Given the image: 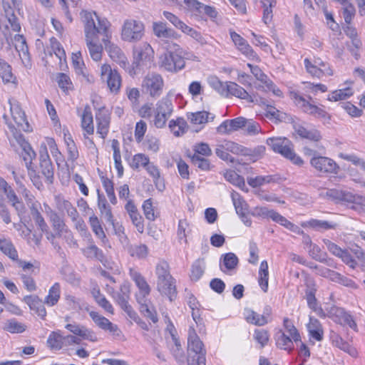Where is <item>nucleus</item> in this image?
Instances as JSON below:
<instances>
[{
	"label": "nucleus",
	"instance_id": "obj_1",
	"mask_svg": "<svg viewBox=\"0 0 365 365\" xmlns=\"http://www.w3.org/2000/svg\"><path fill=\"white\" fill-rule=\"evenodd\" d=\"M81 15L90 56L93 61H98L101 59L103 51V47L99 43L98 35L105 37L110 23L106 19H101L96 12L83 11Z\"/></svg>",
	"mask_w": 365,
	"mask_h": 365
},
{
	"label": "nucleus",
	"instance_id": "obj_2",
	"mask_svg": "<svg viewBox=\"0 0 365 365\" xmlns=\"http://www.w3.org/2000/svg\"><path fill=\"white\" fill-rule=\"evenodd\" d=\"M187 354L188 365H206V349L192 327L188 331Z\"/></svg>",
	"mask_w": 365,
	"mask_h": 365
},
{
	"label": "nucleus",
	"instance_id": "obj_3",
	"mask_svg": "<svg viewBox=\"0 0 365 365\" xmlns=\"http://www.w3.org/2000/svg\"><path fill=\"white\" fill-rule=\"evenodd\" d=\"M154 51L147 42H143L135 47L133 51V61L128 63V74L133 77L139 74L148 63L152 61Z\"/></svg>",
	"mask_w": 365,
	"mask_h": 365
},
{
	"label": "nucleus",
	"instance_id": "obj_4",
	"mask_svg": "<svg viewBox=\"0 0 365 365\" xmlns=\"http://www.w3.org/2000/svg\"><path fill=\"white\" fill-rule=\"evenodd\" d=\"M267 144L275 153H279L293 164L302 166L304 160L296 154L292 143L287 138L274 137L267 140Z\"/></svg>",
	"mask_w": 365,
	"mask_h": 365
},
{
	"label": "nucleus",
	"instance_id": "obj_5",
	"mask_svg": "<svg viewBox=\"0 0 365 365\" xmlns=\"http://www.w3.org/2000/svg\"><path fill=\"white\" fill-rule=\"evenodd\" d=\"M291 98L304 113L317 118H330L326 110L312 103V98L310 96H304L299 92H292Z\"/></svg>",
	"mask_w": 365,
	"mask_h": 365
},
{
	"label": "nucleus",
	"instance_id": "obj_6",
	"mask_svg": "<svg viewBox=\"0 0 365 365\" xmlns=\"http://www.w3.org/2000/svg\"><path fill=\"white\" fill-rule=\"evenodd\" d=\"M8 128L12 133L14 138L22 149L21 157L25 163L26 169L35 167L33 164V160L36 157V152L33 150L29 143L26 140L24 135L18 132L12 123H9Z\"/></svg>",
	"mask_w": 365,
	"mask_h": 365
},
{
	"label": "nucleus",
	"instance_id": "obj_7",
	"mask_svg": "<svg viewBox=\"0 0 365 365\" xmlns=\"http://www.w3.org/2000/svg\"><path fill=\"white\" fill-rule=\"evenodd\" d=\"M130 294V284L125 282L120 285L118 291L113 290L112 298L130 319L136 322L138 318V314L128 304Z\"/></svg>",
	"mask_w": 365,
	"mask_h": 365
},
{
	"label": "nucleus",
	"instance_id": "obj_8",
	"mask_svg": "<svg viewBox=\"0 0 365 365\" xmlns=\"http://www.w3.org/2000/svg\"><path fill=\"white\" fill-rule=\"evenodd\" d=\"M159 66L161 69L170 73H178L185 68V61L180 53L165 52L159 57Z\"/></svg>",
	"mask_w": 365,
	"mask_h": 365
},
{
	"label": "nucleus",
	"instance_id": "obj_9",
	"mask_svg": "<svg viewBox=\"0 0 365 365\" xmlns=\"http://www.w3.org/2000/svg\"><path fill=\"white\" fill-rule=\"evenodd\" d=\"M164 80L162 76L155 72L148 73L142 82L143 90L153 98H157L163 93Z\"/></svg>",
	"mask_w": 365,
	"mask_h": 365
},
{
	"label": "nucleus",
	"instance_id": "obj_10",
	"mask_svg": "<svg viewBox=\"0 0 365 365\" xmlns=\"http://www.w3.org/2000/svg\"><path fill=\"white\" fill-rule=\"evenodd\" d=\"M111 37L109 28L107 29V34L103 37L102 41L104 43L105 49L110 58L116 62L122 68L128 73V61L124 53L117 45L110 42Z\"/></svg>",
	"mask_w": 365,
	"mask_h": 365
},
{
	"label": "nucleus",
	"instance_id": "obj_11",
	"mask_svg": "<svg viewBox=\"0 0 365 365\" xmlns=\"http://www.w3.org/2000/svg\"><path fill=\"white\" fill-rule=\"evenodd\" d=\"M144 29L143 22L134 19H127L124 21L122 27V38L129 42L139 41L144 34Z\"/></svg>",
	"mask_w": 365,
	"mask_h": 365
},
{
	"label": "nucleus",
	"instance_id": "obj_12",
	"mask_svg": "<svg viewBox=\"0 0 365 365\" xmlns=\"http://www.w3.org/2000/svg\"><path fill=\"white\" fill-rule=\"evenodd\" d=\"M101 76L103 81H106L110 92L118 93L121 86V76L115 70L112 69L108 64H103L101 68Z\"/></svg>",
	"mask_w": 365,
	"mask_h": 365
},
{
	"label": "nucleus",
	"instance_id": "obj_13",
	"mask_svg": "<svg viewBox=\"0 0 365 365\" xmlns=\"http://www.w3.org/2000/svg\"><path fill=\"white\" fill-rule=\"evenodd\" d=\"M217 84L222 88L221 91L219 89V92L222 95L227 96L228 94H230L239 98L246 100L250 103L257 101L255 96L249 94L242 87L236 83L229 82L226 84V86H224L221 82L218 81Z\"/></svg>",
	"mask_w": 365,
	"mask_h": 365
},
{
	"label": "nucleus",
	"instance_id": "obj_14",
	"mask_svg": "<svg viewBox=\"0 0 365 365\" xmlns=\"http://www.w3.org/2000/svg\"><path fill=\"white\" fill-rule=\"evenodd\" d=\"M310 164L317 171L322 173L336 175L339 170V167L334 160L319 155L312 157L310 160Z\"/></svg>",
	"mask_w": 365,
	"mask_h": 365
},
{
	"label": "nucleus",
	"instance_id": "obj_15",
	"mask_svg": "<svg viewBox=\"0 0 365 365\" xmlns=\"http://www.w3.org/2000/svg\"><path fill=\"white\" fill-rule=\"evenodd\" d=\"M0 190L6 195L9 202L16 210L19 216L26 212V207L24 202L20 200L15 191L11 185L2 178H0Z\"/></svg>",
	"mask_w": 365,
	"mask_h": 365
},
{
	"label": "nucleus",
	"instance_id": "obj_16",
	"mask_svg": "<svg viewBox=\"0 0 365 365\" xmlns=\"http://www.w3.org/2000/svg\"><path fill=\"white\" fill-rule=\"evenodd\" d=\"M130 276L139 289L138 293L136 294L137 302H143L148 301L147 297L150 293V287L145 277L134 269H130Z\"/></svg>",
	"mask_w": 365,
	"mask_h": 365
},
{
	"label": "nucleus",
	"instance_id": "obj_17",
	"mask_svg": "<svg viewBox=\"0 0 365 365\" xmlns=\"http://www.w3.org/2000/svg\"><path fill=\"white\" fill-rule=\"evenodd\" d=\"M39 169L49 183L53 180L54 168L46 146L39 150Z\"/></svg>",
	"mask_w": 365,
	"mask_h": 365
},
{
	"label": "nucleus",
	"instance_id": "obj_18",
	"mask_svg": "<svg viewBox=\"0 0 365 365\" xmlns=\"http://www.w3.org/2000/svg\"><path fill=\"white\" fill-rule=\"evenodd\" d=\"M11 113L13 122H6L7 125L9 123H12L18 132L21 133V131L30 132L32 130L30 124L26 120L24 112L19 106L11 107Z\"/></svg>",
	"mask_w": 365,
	"mask_h": 365
},
{
	"label": "nucleus",
	"instance_id": "obj_19",
	"mask_svg": "<svg viewBox=\"0 0 365 365\" xmlns=\"http://www.w3.org/2000/svg\"><path fill=\"white\" fill-rule=\"evenodd\" d=\"M110 113L105 107H102L96 113V120L97 124V133L102 138H106L108 135L110 126Z\"/></svg>",
	"mask_w": 365,
	"mask_h": 365
},
{
	"label": "nucleus",
	"instance_id": "obj_20",
	"mask_svg": "<svg viewBox=\"0 0 365 365\" xmlns=\"http://www.w3.org/2000/svg\"><path fill=\"white\" fill-rule=\"evenodd\" d=\"M230 36L235 46L242 52V53H243L250 59H259L257 54L249 45L247 41L245 38H243L240 35H239L235 31H232L230 32Z\"/></svg>",
	"mask_w": 365,
	"mask_h": 365
},
{
	"label": "nucleus",
	"instance_id": "obj_21",
	"mask_svg": "<svg viewBox=\"0 0 365 365\" xmlns=\"http://www.w3.org/2000/svg\"><path fill=\"white\" fill-rule=\"evenodd\" d=\"M88 312L92 320L99 328L104 331H108L113 335L119 334L120 330L116 324H113L109 319L96 312L91 311Z\"/></svg>",
	"mask_w": 365,
	"mask_h": 365
},
{
	"label": "nucleus",
	"instance_id": "obj_22",
	"mask_svg": "<svg viewBox=\"0 0 365 365\" xmlns=\"http://www.w3.org/2000/svg\"><path fill=\"white\" fill-rule=\"evenodd\" d=\"M331 313L335 316V322L341 324L349 326L352 329H356L357 325L353 319V317L344 309L339 307H332Z\"/></svg>",
	"mask_w": 365,
	"mask_h": 365
},
{
	"label": "nucleus",
	"instance_id": "obj_23",
	"mask_svg": "<svg viewBox=\"0 0 365 365\" xmlns=\"http://www.w3.org/2000/svg\"><path fill=\"white\" fill-rule=\"evenodd\" d=\"M157 289L161 294L168 297L170 301H173L177 297L175 281L173 277L169 279L163 280L160 286V281H157Z\"/></svg>",
	"mask_w": 365,
	"mask_h": 365
},
{
	"label": "nucleus",
	"instance_id": "obj_24",
	"mask_svg": "<svg viewBox=\"0 0 365 365\" xmlns=\"http://www.w3.org/2000/svg\"><path fill=\"white\" fill-rule=\"evenodd\" d=\"M66 329L73 334L81 336L83 339L89 340L91 341H96L97 336L93 331L77 324H68Z\"/></svg>",
	"mask_w": 365,
	"mask_h": 365
},
{
	"label": "nucleus",
	"instance_id": "obj_25",
	"mask_svg": "<svg viewBox=\"0 0 365 365\" xmlns=\"http://www.w3.org/2000/svg\"><path fill=\"white\" fill-rule=\"evenodd\" d=\"M292 123L295 133L302 138L308 139L314 142H318L322 139V137L319 130L314 128L308 130L294 121H292Z\"/></svg>",
	"mask_w": 365,
	"mask_h": 365
},
{
	"label": "nucleus",
	"instance_id": "obj_26",
	"mask_svg": "<svg viewBox=\"0 0 365 365\" xmlns=\"http://www.w3.org/2000/svg\"><path fill=\"white\" fill-rule=\"evenodd\" d=\"M85 240L87 241L88 245L81 250L83 255L88 259H96L101 262H103L105 255L103 251L95 245L93 237H91V240L87 238Z\"/></svg>",
	"mask_w": 365,
	"mask_h": 365
},
{
	"label": "nucleus",
	"instance_id": "obj_27",
	"mask_svg": "<svg viewBox=\"0 0 365 365\" xmlns=\"http://www.w3.org/2000/svg\"><path fill=\"white\" fill-rule=\"evenodd\" d=\"M153 31L158 38H177L178 34L172 29L167 26L166 23L155 21L153 23Z\"/></svg>",
	"mask_w": 365,
	"mask_h": 365
},
{
	"label": "nucleus",
	"instance_id": "obj_28",
	"mask_svg": "<svg viewBox=\"0 0 365 365\" xmlns=\"http://www.w3.org/2000/svg\"><path fill=\"white\" fill-rule=\"evenodd\" d=\"M265 116L274 123L294 121L291 115L282 112L271 105H267Z\"/></svg>",
	"mask_w": 365,
	"mask_h": 365
},
{
	"label": "nucleus",
	"instance_id": "obj_29",
	"mask_svg": "<svg viewBox=\"0 0 365 365\" xmlns=\"http://www.w3.org/2000/svg\"><path fill=\"white\" fill-rule=\"evenodd\" d=\"M89 224L96 237L101 240V245H106L109 240L103 229L101 222L96 215L93 214L89 217Z\"/></svg>",
	"mask_w": 365,
	"mask_h": 365
},
{
	"label": "nucleus",
	"instance_id": "obj_30",
	"mask_svg": "<svg viewBox=\"0 0 365 365\" xmlns=\"http://www.w3.org/2000/svg\"><path fill=\"white\" fill-rule=\"evenodd\" d=\"M24 301L26 303L31 310L42 319H45L46 317V310L42 302L37 296L28 295L24 297Z\"/></svg>",
	"mask_w": 365,
	"mask_h": 365
},
{
	"label": "nucleus",
	"instance_id": "obj_31",
	"mask_svg": "<svg viewBox=\"0 0 365 365\" xmlns=\"http://www.w3.org/2000/svg\"><path fill=\"white\" fill-rule=\"evenodd\" d=\"M98 193V207L100 210L101 217L106 221V222H111L113 220V218L114 217L113 213L111 207L109 205V204L107 202V200L106 199L105 196L101 193L100 190H97Z\"/></svg>",
	"mask_w": 365,
	"mask_h": 365
},
{
	"label": "nucleus",
	"instance_id": "obj_32",
	"mask_svg": "<svg viewBox=\"0 0 365 365\" xmlns=\"http://www.w3.org/2000/svg\"><path fill=\"white\" fill-rule=\"evenodd\" d=\"M325 274L327 277L329 278L332 282L339 283L341 285H344L347 287L356 289L357 285L356 283L351 279L348 278L346 276L341 274L340 273L335 272L334 270H331L329 269H326Z\"/></svg>",
	"mask_w": 365,
	"mask_h": 365
},
{
	"label": "nucleus",
	"instance_id": "obj_33",
	"mask_svg": "<svg viewBox=\"0 0 365 365\" xmlns=\"http://www.w3.org/2000/svg\"><path fill=\"white\" fill-rule=\"evenodd\" d=\"M309 335L318 341L323 339L324 331L320 322L314 317H309V322L307 324Z\"/></svg>",
	"mask_w": 365,
	"mask_h": 365
},
{
	"label": "nucleus",
	"instance_id": "obj_34",
	"mask_svg": "<svg viewBox=\"0 0 365 365\" xmlns=\"http://www.w3.org/2000/svg\"><path fill=\"white\" fill-rule=\"evenodd\" d=\"M81 127L89 135L94 132L93 115L88 105L85 106L81 115Z\"/></svg>",
	"mask_w": 365,
	"mask_h": 365
},
{
	"label": "nucleus",
	"instance_id": "obj_35",
	"mask_svg": "<svg viewBox=\"0 0 365 365\" xmlns=\"http://www.w3.org/2000/svg\"><path fill=\"white\" fill-rule=\"evenodd\" d=\"M61 297V285L56 282L49 289L48 295L45 297L44 303L49 307L56 305Z\"/></svg>",
	"mask_w": 365,
	"mask_h": 365
},
{
	"label": "nucleus",
	"instance_id": "obj_36",
	"mask_svg": "<svg viewBox=\"0 0 365 365\" xmlns=\"http://www.w3.org/2000/svg\"><path fill=\"white\" fill-rule=\"evenodd\" d=\"M276 345L281 349L287 350L291 352L294 349L293 341L292 339L287 336L282 331H279L275 334Z\"/></svg>",
	"mask_w": 365,
	"mask_h": 365
},
{
	"label": "nucleus",
	"instance_id": "obj_37",
	"mask_svg": "<svg viewBox=\"0 0 365 365\" xmlns=\"http://www.w3.org/2000/svg\"><path fill=\"white\" fill-rule=\"evenodd\" d=\"M145 170L153 178V182L155 183L157 189L160 191L163 190L165 188V185L160 178V173L158 168L153 163L149 162L148 166L145 167Z\"/></svg>",
	"mask_w": 365,
	"mask_h": 365
},
{
	"label": "nucleus",
	"instance_id": "obj_38",
	"mask_svg": "<svg viewBox=\"0 0 365 365\" xmlns=\"http://www.w3.org/2000/svg\"><path fill=\"white\" fill-rule=\"evenodd\" d=\"M268 281H269V272L268 264L267 261L264 260L261 262L259 269V279L258 282L261 289L264 292L268 290Z\"/></svg>",
	"mask_w": 365,
	"mask_h": 365
},
{
	"label": "nucleus",
	"instance_id": "obj_39",
	"mask_svg": "<svg viewBox=\"0 0 365 365\" xmlns=\"http://www.w3.org/2000/svg\"><path fill=\"white\" fill-rule=\"evenodd\" d=\"M169 128L175 136L183 135L187 130V122L183 118H178L169 122Z\"/></svg>",
	"mask_w": 365,
	"mask_h": 365
},
{
	"label": "nucleus",
	"instance_id": "obj_40",
	"mask_svg": "<svg viewBox=\"0 0 365 365\" xmlns=\"http://www.w3.org/2000/svg\"><path fill=\"white\" fill-rule=\"evenodd\" d=\"M205 269V262L204 258H198L191 266L190 278L192 281L199 280L203 275Z\"/></svg>",
	"mask_w": 365,
	"mask_h": 365
},
{
	"label": "nucleus",
	"instance_id": "obj_41",
	"mask_svg": "<svg viewBox=\"0 0 365 365\" xmlns=\"http://www.w3.org/2000/svg\"><path fill=\"white\" fill-rule=\"evenodd\" d=\"M65 300L71 309L76 311L86 310L89 312L88 304L79 298H76L72 295H66L65 297Z\"/></svg>",
	"mask_w": 365,
	"mask_h": 365
},
{
	"label": "nucleus",
	"instance_id": "obj_42",
	"mask_svg": "<svg viewBox=\"0 0 365 365\" xmlns=\"http://www.w3.org/2000/svg\"><path fill=\"white\" fill-rule=\"evenodd\" d=\"M245 315L247 322L256 326H264L267 323V319L264 314H259L253 310H245Z\"/></svg>",
	"mask_w": 365,
	"mask_h": 365
},
{
	"label": "nucleus",
	"instance_id": "obj_43",
	"mask_svg": "<svg viewBox=\"0 0 365 365\" xmlns=\"http://www.w3.org/2000/svg\"><path fill=\"white\" fill-rule=\"evenodd\" d=\"M155 274L157 281H160V284L167 278L171 279L172 275L170 273V267L165 261L159 262L155 267Z\"/></svg>",
	"mask_w": 365,
	"mask_h": 365
},
{
	"label": "nucleus",
	"instance_id": "obj_44",
	"mask_svg": "<svg viewBox=\"0 0 365 365\" xmlns=\"http://www.w3.org/2000/svg\"><path fill=\"white\" fill-rule=\"evenodd\" d=\"M15 47L19 52L20 58L22 61L29 60V48L26 42V39L23 36L17 35L15 36Z\"/></svg>",
	"mask_w": 365,
	"mask_h": 365
},
{
	"label": "nucleus",
	"instance_id": "obj_45",
	"mask_svg": "<svg viewBox=\"0 0 365 365\" xmlns=\"http://www.w3.org/2000/svg\"><path fill=\"white\" fill-rule=\"evenodd\" d=\"M93 296L96 302V303L104 309L106 312L110 314L114 313V309L112 304L107 300L103 294L101 293L99 289H93L92 291Z\"/></svg>",
	"mask_w": 365,
	"mask_h": 365
},
{
	"label": "nucleus",
	"instance_id": "obj_46",
	"mask_svg": "<svg viewBox=\"0 0 365 365\" xmlns=\"http://www.w3.org/2000/svg\"><path fill=\"white\" fill-rule=\"evenodd\" d=\"M0 250L13 260L18 259V253L9 240L0 239Z\"/></svg>",
	"mask_w": 365,
	"mask_h": 365
},
{
	"label": "nucleus",
	"instance_id": "obj_47",
	"mask_svg": "<svg viewBox=\"0 0 365 365\" xmlns=\"http://www.w3.org/2000/svg\"><path fill=\"white\" fill-rule=\"evenodd\" d=\"M30 211L33 220H34L36 225L41 230V232H47V230H48V226L45 222L44 218L43 217L38 209L36 207V205L33 204L31 206Z\"/></svg>",
	"mask_w": 365,
	"mask_h": 365
},
{
	"label": "nucleus",
	"instance_id": "obj_48",
	"mask_svg": "<svg viewBox=\"0 0 365 365\" xmlns=\"http://www.w3.org/2000/svg\"><path fill=\"white\" fill-rule=\"evenodd\" d=\"M173 111L172 101L168 97H164L156 103L155 112L171 115Z\"/></svg>",
	"mask_w": 365,
	"mask_h": 365
},
{
	"label": "nucleus",
	"instance_id": "obj_49",
	"mask_svg": "<svg viewBox=\"0 0 365 365\" xmlns=\"http://www.w3.org/2000/svg\"><path fill=\"white\" fill-rule=\"evenodd\" d=\"M263 6V17L262 20L265 24H268L271 22L273 17L272 8L276 6V0H263L262 1Z\"/></svg>",
	"mask_w": 365,
	"mask_h": 365
},
{
	"label": "nucleus",
	"instance_id": "obj_50",
	"mask_svg": "<svg viewBox=\"0 0 365 365\" xmlns=\"http://www.w3.org/2000/svg\"><path fill=\"white\" fill-rule=\"evenodd\" d=\"M50 221L52 223L53 228L57 232V235L61 237L64 230H67L68 226L66 225L63 219L58 213H52Z\"/></svg>",
	"mask_w": 365,
	"mask_h": 365
},
{
	"label": "nucleus",
	"instance_id": "obj_51",
	"mask_svg": "<svg viewBox=\"0 0 365 365\" xmlns=\"http://www.w3.org/2000/svg\"><path fill=\"white\" fill-rule=\"evenodd\" d=\"M3 329L10 333H23L26 330V326L19 322L16 319L7 320L4 323Z\"/></svg>",
	"mask_w": 365,
	"mask_h": 365
},
{
	"label": "nucleus",
	"instance_id": "obj_52",
	"mask_svg": "<svg viewBox=\"0 0 365 365\" xmlns=\"http://www.w3.org/2000/svg\"><path fill=\"white\" fill-rule=\"evenodd\" d=\"M65 143L67 148L68 159L72 162H74L78 158V151L77 147L72 139L71 135H66L65 134Z\"/></svg>",
	"mask_w": 365,
	"mask_h": 365
},
{
	"label": "nucleus",
	"instance_id": "obj_53",
	"mask_svg": "<svg viewBox=\"0 0 365 365\" xmlns=\"http://www.w3.org/2000/svg\"><path fill=\"white\" fill-rule=\"evenodd\" d=\"M225 178L233 184L234 185L238 187L240 189H243L245 187V182L244 178L238 175L234 170H228L225 173Z\"/></svg>",
	"mask_w": 365,
	"mask_h": 365
},
{
	"label": "nucleus",
	"instance_id": "obj_54",
	"mask_svg": "<svg viewBox=\"0 0 365 365\" xmlns=\"http://www.w3.org/2000/svg\"><path fill=\"white\" fill-rule=\"evenodd\" d=\"M231 196L237 214L240 215L247 212L248 205L240 194L234 192L232 193Z\"/></svg>",
	"mask_w": 365,
	"mask_h": 365
},
{
	"label": "nucleus",
	"instance_id": "obj_55",
	"mask_svg": "<svg viewBox=\"0 0 365 365\" xmlns=\"http://www.w3.org/2000/svg\"><path fill=\"white\" fill-rule=\"evenodd\" d=\"M304 63L307 73H309L313 77L320 78L323 76H325V73H327L328 70H322V68H319L317 66L312 63V60L307 58L304 60Z\"/></svg>",
	"mask_w": 365,
	"mask_h": 365
},
{
	"label": "nucleus",
	"instance_id": "obj_56",
	"mask_svg": "<svg viewBox=\"0 0 365 365\" xmlns=\"http://www.w3.org/2000/svg\"><path fill=\"white\" fill-rule=\"evenodd\" d=\"M210 115L207 111H198L190 113L187 118L192 123L199 125L207 123L210 118L213 120L214 117L210 118Z\"/></svg>",
	"mask_w": 365,
	"mask_h": 365
},
{
	"label": "nucleus",
	"instance_id": "obj_57",
	"mask_svg": "<svg viewBox=\"0 0 365 365\" xmlns=\"http://www.w3.org/2000/svg\"><path fill=\"white\" fill-rule=\"evenodd\" d=\"M140 304V312L147 318L150 319L153 323H157L158 318L157 312L153 307H149L148 301L138 302Z\"/></svg>",
	"mask_w": 365,
	"mask_h": 365
},
{
	"label": "nucleus",
	"instance_id": "obj_58",
	"mask_svg": "<svg viewBox=\"0 0 365 365\" xmlns=\"http://www.w3.org/2000/svg\"><path fill=\"white\" fill-rule=\"evenodd\" d=\"M353 95L352 89L350 88H346L343 89H339L333 91L328 97V100L330 101H338L344 100Z\"/></svg>",
	"mask_w": 365,
	"mask_h": 365
},
{
	"label": "nucleus",
	"instance_id": "obj_59",
	"mask_svg": "<svg viewBox=\"0 0 365 365\" xmlns=\"http://www.w3.org/2000/svg\"><path fill=\"white\" fill-rule=\"evenodd\" d=\"M276 211L274 210H269L267 207H256L252 212L251 215L255 217H259L262 219H272L273 220L274 215Z\"/></svg>",
	"mask_w": 365,
	"mask_h": 365
},
{
	"label": "nucleus",
	"instance_id": "obj_60",
	"mask_svg": "<svg viewBox=\"0 0 365 365\" xmlns=\"http://www.w3.org/2000/svg\"><path fill=\"white\" fill-rule=\"evenodd\" d=\"M247 66L250 68L251 73L255 76V77L264 86H272V81L269 79L267 76L262 72L259 66H253L250 63H248Z\"/></svg>",
	"mask_w": 365,
	"mask_h": 365
},
{
	"label": "nucleus",
	"instance_id": "obj_61",
	"mask_svg": "<svg viewBox=\"0 0 365 365\" xmlns=\"http://www.w3.org/2000/svg\"><path fill=\"white\" fill-rule=\"evenodd\" d=\"M149 162L150 159L147 155L143 153H138L133 157L130 165L134 170H137L140 167L145 168Z\"/></svg>",
	"mask_w": 365,
	"mask_h": 365
},
{
	"label": "nucleus",
	"instance_id": "obj_62",
	"mask_svg": "<svg viewBox=\"0 0 365 365\" xmlns=\"http://www.w3.org/2000/svg\"><path fill=\"white\" fill-rule=\"evenodd\" d=\"M128 252L132 257L139 259L145 258L148 254V248L145 245H131Z\"/></svg>",
	"mask_w": 365,
	"mask_h": 365
},
{
	"label": "nucleus",
	"instance_id": "obj_63",
	"mask_svg": "<svg viewBox=\"0 0 365 365\" xmlns=\"http://www.w3.org/2000/svg\"><path fill=\"white\" fill-rule=\"evenodd\" d=\"M48 346L51 349L59 350L62 347V336L56 331H52L47 339Z\"/></svg>",
	"mask_w": 365,
	"mask_h": 365
},
{
	"label": "nucleus",
	"instance_id": "obj_64",
	"mask_svg": "<svg viewBox=\"0 0 365 365\" xmlns=\"http://www.w3.org/2000/svg\"><path fill=\"white\" fill-rule=\"evenodd\" d=\"M192 163L195 166L203 171H208L211 169L212 166L209 160L201 157L197 154H194L191 158Z\"/></svg>",
	"mask_w": 365,
	"mask_h": 365
}]
</instances>
